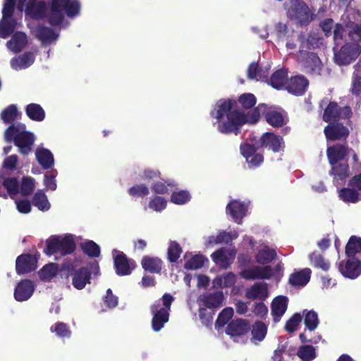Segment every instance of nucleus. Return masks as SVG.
Returning <instances> with one entry per match:
<instances>
[{"label": "nucleus", "mask_w": 361, "mask_h": 361, "mask_svg": "<svg viewBox=\"0 0 361 361\" xmlns=\"http://www.w3.org/2000/svg\"><path fill=\"white\" fill-rule=\"evenodd\" d=\"M17 8L20 12L24 11L32 19L47 18L52 26H59L64 19V12L73 18L80 14L81 5L78 0H50L49 6L44 0H18Z\"/></svg>", "instance_id": "1"}, {"label": "nucleus", "mask_w": 361, "mask_h": 361, "mask_svg": "<svg viewBox=\"0 0 361 361\" xmlns=\"http://www.w3.org/2000/svg\"><path fill=\"white\" fill-rule=\"evenodd\" d=\"M236 102L231 99H219L210 111V116L215 120L213 125L222 134L234 133L237 135L239 128L245 123H256L260 112L265 111V104H259L247 114H245L235 108Z\"/></svg>", "instance_id": "2"}, {"label": "nucleus", "mask_w": 361, "mask_h": 361, "mask_svg": "<svg viewBox=\"0 0 361 361\" xmlns=\"http://www.w3.org/2000/svg\"><path fill=\"white\" fill-rule=\"evenodd\" d=\"M4 137L8 142L13 141L23 155H28L31 152L35 140V135L27 131L25 125L21 123L10 126L5 131Z\"/></svg>", "instance_id": "3"}, {"label": "nucleus", "mask_w": 361, "mask_h": 361, "mask_svg": "<svg viewBox=\"0 0 361 361\" xmlns=\"http://www.w3.org/2000/svg\"><path fill=\"white\" fill-rule=\"evenodd\" d=\"M349 152V148L345 145L337 144L327 148L326 154L331 166L330 175L334 177L337 181L343 180L348 176V165L344 161Z\"/></svg>", "instance_id": "4"}, {"label": "nucleus", "mask_w": 361, "mask_h": 361, "mask_svg": "<svg viewBox=\"0 0 361 361\" xmlns=\"http://www.w3.org/2000/svg\"><path fill=\"white\" fill-rule=\"evenodd\" d=\"M300 42V49L296 54L298 61L304 67L307 72L312 75H320L322 71V62L318 56L309 52L308 50L313 47V37L306 39L304 36L298 37Z\"/></svg>", "instance_id": "5"}, {"label": "nucleus", "mask_w": 361, "mask_h": 361, "mask_svg": "<svg viewBox=\"0 0 361 361\" xmlns=\"http://www.w3.org/2000/svg\"><path fill=\"white\" fill-rule=\"evenodd\" d=\"M174 300V298L165 293L162 298L156 300L150 307V312L152 314V328L153 331L158 332L169 322L171 305Z\"/></svg>", "instance_id": "6"}, {"label": "nucleus", "mask_w": 361, "mask_h": 361, "mask_svg": "<svg viewBox=\"0 0 361 361\" xmlns=\"http://www.w3.org/2000/svg\"><path fill=\"white\" fill-rule=\"evenodd\" d=\"M75 249L73 236L71 234L65 235H51L46 240L44 252L47 255L59 253L66 255L72 253Z\"/></svg>", "instance_id": "7"}, {"label": "nucleus", "mask_w": 361, "mask_h": 361, "mask_svg": "<svg viewBox=\"0 0 361 361\" xmlns=\"http://www.w3.org/2000/svg\"><path fill=\"white\" fill-rule=\"evenodd\" d=\"M289 18L301 25H307L313 20V13L308 6L300 0H288L284 4Z\"/></svg>", "instance_id": "8"}, {"label": "nucleus", "mask_w": 361, "mask_h": 361, "mask_svg": "<svg viewBox=\"0 0 361 361\" xmlns=\"http://www.w3.org/2000/svg\"><path fill=\"white\" fill-rule=\"evenodd\" d=\"M15 1L4 0L2 18L0 20V37L6 39L14 31L17 22L13 17Z\"/></svg>", "instance_id": "9"}, {"label": "nucleus", "mask_w": 361, "mask_h": 361, "mask_svg": "<svg viewBox=\"0 0 361 361\" xmlns=\"http://www.w3.org/2000/svg\"><path fill=\"white\" fill-rule=\"evenodd\" d=\"M334 60L339 66H345L355 61L361 53V45L347 43L339 51L334 47Z\"/></svg>", "instance_id": "10"}, {"label": "nucleus", "mask_w": 361, "mask_h": 361, "mask_svg": "<svg viewBox=\"0 0 361 361\" xmlns=\"http://www.w3.org/2000/svg\"><path fill=\"white\" fill-rule=\"evenodd\" d=\"M116 273L118 276L130 275L135 267L133 260L130 259L121 251L114 250L112 252Z\"/></svg>", "instance_id": "11"}, {"label": "nucleus", "mask_w": 361, "mask_h": 361, "mask_svg": "<svg viewBox=\"0 0 361 361\" xmlns=\"http://www.w3.org/2000/svg\"><path fill=\"white\" fill-rule=\"evenodd\" d=\"M39 254H23L16 261V270L18 275H23L35 271L37 267Z\"/></svg>", "instance_id": "12"}, {"label": "nucleus", "mask_w": 361, "mask_h": 361, "mask_svg": "<svg viewBox=\"0 0 361 361\" xmlns=\"http://www.w3.org/2000/svg\"><path fill=\"white\" fill-rule=\"evenodd\" d=\"M273 275L274 270L269 265L244 268L240 272V276L246 280L270 279Z\"/></svg>", "instance_id": "13"}, {"label": "nucleus", "mask_w": 361, "mask_h": 361, "mask_svg": "<svg viewBox=\"0 0 361 361\" xmlns=\"http://www.w3.org/2000/svg\"><path fill=\"white\" fill-rule=\"evenodd\" d=\"M240 152L242 155L246 159L250 169L259 166L264 161L263 155L257 152V148L248 143L240 145Z\"/></svg>", "instance_id": "14"}, {"label": "nucleus", "mask_w": 361, "mask_h": 361, "mask_svg": "<svg viewBox=\"0 0 361 361\" xmlns=\"http://www.w3.org/2000/svg\"><path fill=\"white\" fill-rule=\"evenodd\" d=\"M35 285L29 279L21 280L14 290V298L18 302L28 300L33 295Z\"/></svg>", "instance_id": "15"}, {"label": "nucleus", "mask_w": 361, "mask_h": 361, "mask_svg": "<svg viewBox=\"0 0 361 361\" xmlns=\"http://www.w3.org/2000/svg\"><path fill=\"white\" fill-rule=\"evenodd\" d=\"M339 271L343 276L355 279L361 274V261L356 257L349 258L345 264L340 262Z\"/></svg>", "instance_id": "16"}, {"label": "nucleus", "mask_w": 361, "mask_h": 361, "mask_svg": "<svg viewBox=\"0 0 361 361\" xmlns=\"http://www.w3.org/2000/svg\"><path fill=\"white\" fill-rule=\"evenodd\" d=\"M248 203V202L233 200L228 204L226 212L238 224H242V219L246 215Z\"/></svg>", "instance_id": "17"}, {"label": "nucleus", "mask_w": 361, "mask_h": 361, "mask_svg": "<svg viewBox=\"0 0 361 361\" xmlns=\"http://www.w3.org/2000/svg\"><path fill=\"white\" fill-rule=\"evenodd\" d=\"M261 146L272 150L274 152L283 151L285 144L282 137L272 133H265L261 137Z\"/></svg>", "instance_id": "18"}, {"label": "nucleus", "mask_w": 361, "mask_h": 361, "mask_svg": "<svg viewBox=\"0 0 361 361\" xmlns=\"http://www.w3.org/2000/svg\"><path fill=\"white\" fill-rule=\"evenodd\" d=\"M309 85L307 79L301 75L291 77L286 85V90L295 95H302Z\"/></svg>", "instance_id": "19"}, {"label": "nucleus", "mask_w": 361, "mask_h": 361, "mask_svg": "<svg viewBox=\"0 0 361 361\" xmlns=\"http://www.w3.org/2000/svg\"><path fill=\"white\" fill-rule=\"evenodd\" d=\"M288 298L283 295L276 297L271 305V315L275 323L280 321L288 307Z\"/></svg>", "instance_id": "20"}, {"label": "nucleus", "mask_w": 361, "mask_h": 361, "mask_svg": "<svg viewBox=\"0 0 361 361\" xmlns=\"http://www.w3.org/2000/svg\"><path fill=\"white\" fill-rule=\"evenodd\" d=\"M37 162L43 169H51L54 166V157L52 152L43 147H39L35 150Z\"/></svg>", "instance_id": "21"}, {"label": "nucleus", "mask_w": 361, "mask_h": 361, "mask_svg": "<svg viewBox=\"0 0 361 361\" xmlns=\"http://www.w3.org/2000/svg\"><path fill=\"white\" fill-rule=\"evenodd\" d=\"M59 35L52 28L44 25L39 26L36 30V36L44 46L55 43Z\"/></svg>", "instance_id": "22"}, {"label": "nucleus", "mask_w": 361, "mask_h": 361, "mask_svg": "<svg viewBox=\"0 0 361 361\" xmlns=\"http://www.w3.org/2000/svg\"><path fill=\"white\" fill-rule=\"evenodd\" d=\"M324 134L328 140H336L347 137L349 131L343 125L336 123L327 126L324 128Z\"/></svg>", "instance_id": "23"}, {"label": "nucleus", "mask_w": 361, "mask_h": 361, "mask_svg": "<svg viewBox=\"0 0 361 361\" xmlns=\"http://www.w3.org/2000/svg\"><path fill=\"white\" fill-rule=\"evenodd\" d=\"M268 295V288L265 283H255L245 291V296L250 300H264Z\"/></svg>", "instance_id": "24"}, {"label": "nucleus", "mask_w": 361, "mask_h": 361, "mask_svg": "<svg viewBox=\"0 0 361 361\" xmlns=\"http://www.w3.org/2000/svg\"><path fill=\"white\" fill-rule=\"evenodd\" d=\"M35 60V54L27 51L23 54L14 57L11 61V66L14 70L18 71L30 67Z\"/></svg>", "instance_id": "25"}, {"label": "nucleus", "mask_w": 361, "mask_h": 361, "mask_svg": "<svg viewBox=\"0 0 361 361\" xmlns=\"http://www.w3.org/2000/svg\"><path fill=\"white\" fill-rule=\"evenodd\" d=\"M90 272L88 267H81L73 274L72 284L78 290L83 289L90 283Z\"/></svg>", "instance_id": "26"}, {"label": "nucleus", "mask_w": 361, "mask_h": 361, "mask_svg": "<svg viewBox=\"0 0 361 361\" xmlns=\"http://www.w3.org/2000/svg\"><path fill=\"white\" fill-rule=\"evenodd\" d=\"M249 328V324L245 319H238L229 323L226 331L231 336H243L248 331Z\"/></svg>", "instance_id": "27"}, {"label": "nucleus", "mask_w": 361, "mask_h": 361, "mask_svg": "<svg viewBox=\"0 0 361 361\" xmlns=\"http://www.w3.org/2000/svg\"><path fill=\"white\" fill-rule=\"evenodd\" d=\"M27 36L22 32H16L6 43L7 48L13 53L20 52L27 44Z\"/></svg>", "instance_id": "28"}, {"label": "nucleus", "mask_w": 361, "mask_h": 361, "mask_svg": "<svg viewBox=\"0 0 361 361\" xmlns=\"http://www.w3.org/2000/svg\"><path fill=\"white\" fill-rule=\"evenodd\" d=\"M311 274L312 271L309 268L295 271L290 274L289 283L293 286H304L310 281Z\"/></svg>", "instance_id": "29"}, {"label": "nucleus", "mask_w": 361, "mask_h": 361, "mask_svg": "<svg viewBox=\"0 0 361 361\" xmlns=\"http://www.w3.org/2000/svg\"><path fill=\"white\" fill-rule=\"evenodd\" d=\"M224 298L222 291H216L210 294L200 295L199 300L202 301L207 308L212 309L221 306Z\"/></svg>", "instance_id": "30"}, {"label": "nucleus", "mask_w": 361, "mask_h": 361, "mask_svg": "<svg viewBox=\"0 0 361 361\" xmlns=\"http://www.w3.org/2000/svg\"><path fill=\"white\" fill-rule=\"evenodd\" d=\"M288 80V71L285 68H281L275 71L270 77L268 83L275 89L280 90L286 87Z\"/></svg>", "instance_id": "31"}, {"label": "nucleus", "mask_w": 361, "mask_h": 361, "mask_svg": "<svg viewBox=\"0 0 361 361\" xmlns=\"http://www.w3.org/2000/svg\"><path fill=\"white\" fill-rule=\"evenodd\" d=\"M276 257L274 249L264 245L260 248L255 255V259L258 264H267L271 262Z\"/></svg>", "instance_id": "32"}, {"label": "nucleus", "mask_w": 361, "mask_h": 361, "mask_svg": "<svg viewBox=\"0 0 361 361\" xmlns=\"http://www.w3.org/2000/svg\"><path fill=\"white\" fill-rule=\"evenodd\" d=\"M236 282V276L233 272H227L222 275L217 276L212 282L213 287L219 288H230Z\"/></svg>", "instance_id": "33"}, {"label": "nucleus", "mask_w": 361, "mask_h": 361, "mask_svg": "<svg viewBox=\"0 0 361 361\" xmlns=\"http://www.w3.org/2000/svg\"><path fill=\"white\" fill-rule=\"evenodd\" d=\"M25 110L27 117L32 121L41 122L45 118V111L38 104H29Z\"/></svg>", "instance_id": "34"}, {"label": "nucleus", "mask_w": 361, "mask_h": 361, "mask_svg": "<svg viewBox=\"0 0 361 361\" xmlns=\"http://www.w3.org/2000/svg\"><path fill=\"white\" fill-rule=\"evenodd\" d=\"M142 268L150 273L159 274L161 270L162 262L157 257L145 256L141 262Z\"/></svg>", "instance_id": "35"}, {"label": "nucleus", "mask_w": 361, "mask_h": 361, "mask_svg": "<svg viewBox=\"0 0 361 361\" xmlns=\"http://www.w3.org/2000/svg\"><path fill=\"white\" fill-rule=\"evenodd\" d=\"M301 315L304 318V323L307 330L313 331L317 328L319 319L318 314L315 311L304 310Z\"/></svg>", "instance_id": "36"}, {"label": "nucleus", "mask_w": 361, "mask_h": 361, "mask_svg": "<svg viewBox=\"0 0 361 361\" xmlns=\"http://www.w3.org/2000/svg\"><path fill=\"white\" fill-rule=\"evenodd\" d=\"M267 333V328L266 325L262 322H257L252 325L251 331L252 338L251 341L255 345L262 342Z\"/></svg>", "instance_id": "37"}, {"label": "nucleus", "mask_w": 361, "mask_h": 361, "mask_svg": "<svg viewBox=\"0 0 361 361\" xmlns=\"http://www.w3.org/2000/svg\"><path fill=\"white\" fill-rule=\"evenodd\" d=\"M339 197L345 202L356 203L361 200V192L352 187L344 188L339 191Z\"/></svg>", "instance_id": "38"}, {"label": "nucleus", "mask_w": 361, "mask_h": 361, "mask_svg": "<svg viewBox=\"0 0 361 361\" xmlns=\"http://www.w3.org/2000/svg\"><path fill=\"white\" fill-rule=\"evenodd\" d=\"M310 264L317 269L327 271L330 268V262L318 252H313L308 256Z\"/></svg>", "instance_id": "39"}, {"label": "nucleus", "mask_w": 361, "mask_h": 361, "mask_svg": "<svg viewBox=\"0 0 361 361\" xmlns=\"http://www.w3.org/2000/svg\"><path fill=\"white\" fill-rule=\"evenodd\" d=\"M267 122L274 128H279L285 124L284 116L282 113L271 109L265 114Z\"/></svg>", "instance_id": "40"}, {"label": "nucleus", "mask_w": 361, "mask_h": 361, "mask_svg": "<svg viewBox=\"0 0 361 361\" xmlns=\"http://www.w3.org/2000/svg\"><path fill=\"white\" fill-rule=\"evenodd\" d=\"M358 253H361V238L352 235L345 246V254L351 258Z\"/></svg>", "instance_id": "41"}, {"label": "nucleus", "mask_w": 361, "mask_h": 361, "mask_svg": "<svg viewBox=\"0 0 361 361\" xmlns=\"http://www.w3.org/2000/svg\"><path fill=\"white\" fill-rule=\"evenodd\" d=\"M59 271V267L56 264L49 263L44 266L38 272L39 277L44 281H49L55 277Z\"/></svg>", "instance_id": "42"}, {"label": "nucleus", "mask_w": 361, "mask_h": 361, "mask_svg": "<svg viewBox=\"0 0 361 361\" xmlns=\"http://www.w3.org/2000/svg\"><path fill=\"white\" fill-rule=\"evenodd\" d=\"M20 114L16 105L11 104L2 111L1 119L4 123L8 124L18 119Z\"/></svg>", "instance_id": "43"}, {"label": "nucleus", "mask_w": 361, "mask_h": 361, "mask_svg": "<svg viewBox=\"0 0 361 361\" xmlns=\"http://www.w3.org/2000/svg\"><path fill=\"white\" fill-rule=\"evenodd\" d=\"M2 185L5 189H6L8 195L11 198H14V197L19 192V183L18 179L15 177H2Z\"/></svg>", "instance_id": "44"}, {"label": "nucleus", "mask_w": 361, "mask_h": 361, "mask_svg": "<svg viewBox=\"0 0 361 361\" xmlns=\"http://www.w3.org/2000/svg\"><path fill=\"white\" fill-rule=\"evenodd\" d=\"M32 203L39 210L43 212L48 211L51 207L47 197L42 190H38L35 193Z\"/></svg>", "instance_id": "45"}, {"label": "nucleus", "mask_w": 361, "mask_h": 361, "mask_svg": "<svg viewBox=\"0 0 361 361\" xmlns=\"http://www.w3.org/2000/svg\"><path fill=\"white\" fill-rule=\"evenodd\" d=\"M348 37L354 44L361 45V24L350 22L347 25Z\"/></svg>", "instance_id": "46"}, {"label": "nucleus", "mask_w": 361, "mask_h": 361, "mask_svg": "<svg viewBox=\"0 0 361 361\" xmlns=\"http://www.w3.org/2000/svg\"><path fill=\"white\" fill-rule=\"evenodd\" d=\"M50 331L54 333L60 338H69L71 336V331L68 325L63 322H56L50 327Z\"/></svg>", "instance_id": "47"}, {"label": "nucleus", "mask_w": 361, "mask_h": 361, "mask_svg": "<svg viewBox=\"0 0 361 361\" xmlns=\"http://www.w3.org/2000/svg\"><path fill=\"white\" fill-rule=\"evenodd\" d=\"M297 355L302 361H312L317 356L315 348L310 345H301L298 350Z\"/></svg>", "instance_id": "48"}, {"label": "nucleus", "mask_w": 361, "mask_h": 361, "mask_svg": "<svg viewBox=\"0 0 361 361\" xmlns=\"http://www.w3.org/2000/svg\"><path fill=\"white\" fill-rule=\"evenodd\" d=\"M128 192L133 197H144L149 194V188L145 183H139L130 187Z\"/></svg>", "instance_id": "49"}, {"label": "nucleus", "mask_w": 361, "mask_h": 361, "mask_svg": "<svg viewBox=\"0 0 361 361\" xmlns=\"http://www.w3.org/2000/svg\"><path fill=\"white\" fill-rule=\"evenodd\" d=\"M84 253L90 257H98L100 255L99 246L92 240H87L81 244Z\"/></svg>", "instance_id": "50"}, {"label": "nucleus", "mask_w": 361, "mask_h": 361, "mask_svg": "<svg viewBox=\"0 0 361 361\" xmlns=\"http://www.w3.org/2000/svg\"><path fill=\"white\" fill-rule=\"evenodd\" d=\"M338 106L336 102H330L323 115V119L326 122L336 121L338 119Z\"/></svg>", "instance_id": "51"}, {"label": "nucleus", "mask_w": 361, "mask_h": 361, "mask_svg": "<svg viewBox=\"0 0 361 361\" xmlns=\"http://www.w3.org/2000/svg\"><path fill=\"white\" fill-rule=\"evenodd\" d=\"M35 188V180L32 177H23L19 192L23 196L30 195Z\"/></svg>", "instance_id": "52"}, {"label": "nucleus", "mask_w": 361, "mask_h": 361, "mask_svg": "<svg viewBox=\"0 0 361 361\" xmlns=\"http://www.w3.org/2000/svg\"><path fill=\"white\" fill-rule=\"evenodd\" d=\"M58 175V171L55 169H51L50 171L45 173L44 176V184L47 190L54 191L56 190L57 185L56 177Z\"/></svg>", "instance_id": "53"}, {"label": "nucleus", "mask_w": 361, "mask_h": 361, "mask_svg": "<svg viewBox=\"0 0 361 361\" xmlns=\"http://www.w3.org/2000/svg\"><path fill=\"white\" fill-rule=\"evenodd\" d=\"M205 258L200 255H194L188 260L184 267L188 270H195L202 268L204 266Z\"/></svg>", "instance_id": "54"}, {"label": "nucleus", "mask_w": 361, "mask_h": 361, "mask_svg": "<svg viewBox=\"0 0 361 361\" xmlns=\"http://www.w3.org/2000/svg\"><path fill=\"white\" fill-rule=\"evenodd\" d=\"M190 200V195L186 190H180L178 192H173L171 200L173 203L176 204H184Z\"/></svg>", "instance_id": "55"}, {"label": "nucleus", "mask_w": 361, "mask_h": 361, "mask_svg": "<svg viewBox=\"0 0 361 361\" xmlns=\"http://www.w3.org/2000/svg\"><path fill=\"white\" fill-rule=\"evenodd\" d=\"M182 252L181 247L176 242H171L168 248V259L171 262H176Z\"/></svg>", "instance_id": "56"}, {"label": "nucleus", "mask_w": 361, "mask_h": 361, "mask_svg": "<svg viewBox=\"0 0 361 361\" xmlns=\"http://www.w3.org/2000/svg\"><path fill=\"white\" fill-rule=\"evenodd\" d=\"M233 309L231 307L224 308L219 314L216 321V325L224 326L231 319L233 315Z\"/></svg>", "instance_id": "57"}, {"label": "nucleus", "mask_w": 361, "mask_h": 361, "mask_svg": "<svg viewBox=\"0 0 361 361\" xmlns=\"http://www.w3.org/2000/svg\"><path fill=\"white\" fill-rule=\"evenodd\" d=\"M302 316L300 313H295L286 323L285 329L289 332L293 333L296 329L299 324L301 322Z\"/></svg>", "instance_id": "58"}, {"label": "nucleus", "mask_w": 361, "mask_h": 361, "mask_svg": "<svg viewBox=\"0 0 361 361\" xmlns=\"http://www.w3.org/2000/svg\"><path fill=\"white\" fill-rule=\"evenodd\" d=\"M174 185V181L172 180H166L165 183L154 182L152 183V190L157 194H164L168 192V186L172 187Z\"/></svg>", "instance_id": "59"}, {"label": "nucleus", "mask_w": 361, "mask_h": 361, "mask_svg": "<svg viewBox=\"0 0 361 361\" xmlns=\"http://www.w3.org/2000/svg\"><path fill=\"white\" fill-rule=\"evenodd\" d=\"M239 103L245 109H251L256 104L255 96L251 93H244L239 97Z\"/></svg>", "instance_id": "60"}, {"label": "nucleus", "mask_w": 361, "mask_h": 361, "mask_svg": "<svg viewBox=\"0 0 361 361\" xmlns=\"http://www.w3.org/2000/svg\"><path fill=\"white\" fill-rule=\"evenodd\" d=\"M166 200L160 196L154 197L149 202V207L157 212L163 211L166 208Z\"/></svg>", "instance_id": "61"}, {"label": "nucleus", "mask_w": 361, "mask_h": 361, "mask_svg": "<svg viewBox=\"0 0 361 361\" xmlns=\"http://www.w3.org/2000/svg\"><path fill=\"white\" fill-rule=\"evenodd\" d=\"M238 233L236 231H231L229 232L221 231L217 235V243L228 244L233 240L236 239Z\"/></svg>", "instance_id": "62"}, {"label": "nucleus", "mask_w": 361, "mask_h": 361, "mask_svg": "<svg viewBox=\"0 0 361 361\" xmlns=\"http://www.w3.org/2000/svg\"><path fill=\"white\" fill-rule=\"evenodd\" d=\"M351 92L353 95L361 97V75L356 71L353 75Z\"/></svg>", "instance_id": "63"}, {"label": "nucleus", "mask_w": 361, "mask_h": 361, "mask_svg": "<svg viewBox=\"0 0 361 361\" xmlns=\"http://www.w3.org/2000/svg\"><path fill=\"white\" fill-rule=\"evenodd\" d=\"M18 158L16 154L7 157L3 162L2 175L6 171H13L16 169Z\"/></svg>", "instance_id": "64"}]
</instances>
